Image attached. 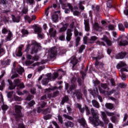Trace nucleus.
I'll return each instance as SVG.
<instances>
[{
	"instance_id": "obj_42",
	"label": "nucleus",
	"mask_w": 128,
	"mask_h": 128,
	"mask_svg": "<svg viewBox=\"0 0 128 128\" xmlns=\"http://www.w3.org/2000/svg\"><path fill=\"white\" fill-rule=\"evenodd\" d=\"M110 120L112 122H114L115 124L118 122V118L116 116H112Z\"/></svg>"
},
{
	"instance_id": "obj_31",
	"label": "nucleus",
	"mask_w": 128,
	"mask_h": 128,
	"mask_svg": "<svg viewBox=\"0 0 128 128\" xmlns=\"http://www.w3.org/2000/svg\"><path fill=\"white\" fill-rule=\"evenodd\" d=\"M70 64H73V68H74V66L78 64V60H76V57H74L70 60Z\"/></svg>"
},
{
	"instance_id": "obj_56",
	"label": "nucleus",
	"mask_w": 128,
	"mask_h": 128,
	"mask_svg": "<svg viewBox=\"0 0 128 128\" xmlns=\"http://www.w3.org/2000/svg\"><path fill=\"white\" fill-rule=\"evenodd\" d=\"M22 32L23 34H28V31L25 29H22Z\"/></svg>"
},
{
	"instance_id": "obj_64",
	"label": "nucleus",
	"mask_w": 128,
	"mask_h": 128,
	"mask_svg": "<svg viewBox=\"0 0 128 128\" xmlns=\"http://www.w3.org/2000/svg\"><path fill=\"white\" fill-rule=\"evenodd\" d=\"M52 124L56 126V128H60V126H58V123L54 121L52 122Z\"/></svg>"
},
{
	"instance_id": "obj_60",
	"label": "nucleus",
	"mask_w": 128,
	"mask_h": 128,
	"mask_svg": "<svg viewBox=\"0 0 128 128\" xmlns=\"http://www.w3.org/2000/svg\"><path fill=\"white\" fill-rule=\"evenodd\" d=\"M34 98V96L32 95H29L26 98L27 100H32Z\"/></svg>"
},
{
	"instance_id": "obj_37",
	"label": "nucleus",
	"mask_w": 128,
	"mask_h": 128,
	"mask_svg": "<svg viewBox=\"0 0 128 128\" xmlns=\"http://www.w3.org/2000/svg\"><path fill=\"white\" fill-rule=\"evenodd\" d=\"M1 4H2L4 8H6V4H8V1L6 0H2Z\"/></svg>"
},
{
	"instance_id": "obj_54",
	"label": "nucleus",
	"mask_w": 128,
	"mask_h": 128,
	"mask_svg": "<svg viewBox=\"0 0 128 128\" xmlns=\"http://www.w3.org/2000/svg\"><path fill=\"white\" fill-rule=\"evenodd\" d=\"M108 28L109 30H114V26L112 24H110L108 26Z\"/></svg>"
},
{
	"instance_id": "obj_17",
	"label": "nucleus",
	"mask_w": 128,
	"mask_h": 128,
	"mask_svg": "<svg viewBox=\"0 0 128 128\" xmlns=\"http://www.w3.org/2000/svg\"><path fill=\"white\" fill-rule=\"evenodd\" d=\"M127 54L126 52H121L116 56V58L119 60L120 58H124V56H126Z\"/></svg>"
},
{
	"instance_id": "obj_49",
	"label": "nucleus",
	"mask_w": 128,
	"mask_h": 128,
	"mask_svg": "<svg viewBox=\"0 0 128 128\" xmlns=\"http://www.w3.org/2000/svg\"><path fill=\"white\" fill-rule=\"evenodd\" d=\"M58 76V72H54L52 76V80H56Z\"/></svg>"
},
{
	"instance_id": "obj_47",
	"label": "nucleus",
	"mask_w": 128,
	"mask_h": 128,
	"mask_svg": "<svg viewBox=\"0 0 128 128\" xmlns=\"http://www.w3.org/2000/svg\"><path fill=\"white\" fill-rule=\"evenodd\" d=\"M58 94H60V92L56 91L52 94V98H56V97L58 96Z\"/></svg>"
},
{
	"instance_id": "obj_30",
	"label": "nucleus",
	"mask_w": 128,
	"mask_h": 128,
	"mask_svg": "<svg viewBox=\"0 0 128 128\" xmlns=\"http://www.w3.org/2000/svg\"><path fill=\"white\" fill-rule=\"evenodd\" d=\"M106 108L108 110H112L114 108V104L111 103H106L105 104Z\"/></svg>"
},
{
	"instance_id": "obj_52",
	"label": "nucleus",
	"mask_w": 128,
	"mask_h": 128,
	"mask_svg": "<svg viewBox=\"0 0 128 128\" xmlns=\"http://www.w3.org/2000/svg\"><path fill=\"white\" fill-rule=\"evenodd\" d=\"M58 120L59 121V122H60V124H62L64 122V121L62 120V116L58 115Z\"/></svg>"
},
{
	"instance_id": "obj_26",
	"label": "nucleus",
	"mask_w": 128,
	"mask_h": 128,
	"mask_svg": "<svg viewBox=\"0 0 128 128\" xmlns=\"http://www.w3.org/2000/svg\"><path fill=\"white\" fill-rule=\"evenodd\" d=\"M68 25L66 24H64L63 26L60 29L59 32H66V30L68 29Z\"/></svg>"
},
{
	"instance_id": "obj_5",
	"label": "nucleus",
	"mask_w": 128,
	"mask_h": 128,
	"mask_svg": "<svg viewBox=\"0 0 128 128\" xmlns=\"http://www.w3.org/2000/svg\"><path fill=\"white\" fill-rule=\"evenodd\" d=\"M74 34L76 37L75 46L78 47L80 46V37L78 36H82V33L78 32L76 29L74 30Z\"/></svg>"
},
{
	"instance_id": "obj_29",
	"label": "nucleus",
	"mask_w": 128,
	"mask_h": 128,
	"mask_svg": "<svg viewBox=\"0 0 128 128\" xmlns=\"http://www.w3.org/2000/svg\"><path fill=\"white\" fill-rule=\"evenodd\" d=\"M12 18L14 22H20V16L16 17L14 15H12Z\"/></svg>"
},
{
	"instance_id": "obj_19",
	"label": "nucleus",
	"mask_w": 128,
	"mask_h": 128,
	"mask_svg": "<svg viewBox=\"0 0 128 128\" xmlns=\"http://www.w3.org/2000/svg\"><path fill=\"white\" fill-rule=\"evenodd\" d=\"M92 104L93 106H94V108H100V104L98 103V101H96V100H92Z\"/></svg>"
},
{
	"instance_id": "obj_23",
	"label": "nucleus",
	"mask_w": 128,
	"mask_h": 128,
	"mask_svg": "<svg viewBox=\"0 0 128 128\" xmlns=\"http://www.w3.org/2000/svg\"><path fill=\"white\" fill-rule=\"evenodd\" d=\"M68 100H70L68 96H66L62 98L60 104L64 105L65 102H68Z\"/></svg>"
},
{
	"instance_id": "obj_55",
	"label": "nucleus",
	"mask_w": 128,
	"mask_h": 128,
	"mask_svg": "<svg viewBox=\"0 0 128 128\" xmlns=\"http://www.w3.org/2000/svg\"><path fill=\"white\" fill-rule=\"evenodd\" d=\"M38 38H41V40H42V39L44 38V34H42L40 32L38 33Z\"/></svg>"
},
{
	"instance_id": "obj_7",
	"label": "nucleus",
	"mask_w": 128,
	"mask_h": 128,
	"mask_svg": "<svg viewBox=\"0 0 128 128\" xmlns=\"http://www.w3.org/2000/svg\"><path fill=\"white\" fill-rule=\"evenodd\" d=\"M56 54H58V48L54 47L50 49L49 56L50 58H54L56 56Z\"/></svg>"
},
{
	"instance_id": "obj_39",
	"label": "nucleus",
	"mask_w": 128,
	"mask_h": 128,
	"mask_svg": "<svg viewBox=\"0 0 128 128\" xmlns=\"http://www.w3.org/2000/svg\"><path fill=\"white\" fill-rule=\"evenodd\" d=\"M82 4H84L83 2H80L78 4L79 8L81 10H84V6H82Z\"/></svg>"
},
{
	"instance_id": "obj_18",
	"label": "nucleus",
	"mask_w": 128,
	"mask_h": 128,
	"mask_svg": "<svg viewBox=\"0 0 128 128\" xmlns=\"http://www.w3.org/2000/svg\"><path fill=\"white\" fill-rule=\"evenodd\" d=\"M119 46H128V42L126 40L122 39V40L118 42Z\"/></svg>"
},
{
	"instance_id": "obj_12",
	"label": "nucleus",
	"mask_w": 128,
	"mask_h": 128,
	"mask_svg": "<svg viewBox=\"0 0 128 128\" xmlns=\"http://www.w3.org/2000/svg\"><path fill=\"white\" fill-rule=\"evenodd\" d=\"M84 26L85 30L86 32H90V20H84Z\"/></svg>"
},
{
	"instance_id": "obj_48",
	"label": "nucleus",
	"mask_w": 128,
	"mask_h": 128,
	"mask_svg": "<svg viewBox=\"0 0 128 128\" xmlns=\"http://www.w3.org/2000/svg\"><path fill=\"white\" fill-rule=\"evenodd\" d=\"M76 88V86L75 84H72L70 87V91L72 92V90H74Z\"/></svg>"
},
{
	"instance_id": "obj_4",
	"label": "nucleus",
	"mask_w": 128,
	"mask_h": 128,
	"mask_svg": "<svg viewBox=\"0 0 128 128\" xmlns=\"http://www.w3.org/2000/svg\"><path fill=\"white\" fill-rule=\"evenodd\" d=\"M15 108V116L16 118H22V106L20 105H16Z\"/></svg>"
},
{
	"instance_id": "obj_41",
	"label": "nucleus",
	"mask_w": 128,
	"mask_h": 128,
	"mask_svg": "<svg viewBox=\"0 0 128 128\" xmlns=\"http://www.w3.org/2000/svg\"><path fill=\"white\" fill-rule=\"evenodd\" d=\"M86 48V46L84 45H82L80 48H79V52L80 54H82V50Z\"/></svg>"
},
{
	"instance_id": "obj_34",
	"label": "nucleus",
	"mask_w": 128,
	"mask_h": 128,
	"mask_svg": "<svg viewBox=\"0 0 128 128\" xmlns=\"http://www.w3.org/2000/svg\"><path fill=\"white\" fill-rule=\"evenodd\" d=\"M49 81L50 80H48V79L45 78L42 80V82L44 86H46L48 84Z\"/></svg>"
},
{
	"instance_id": "obj_27",
	"label": "nucleus",
	"mask_w": 128,
	"mask_h": 128,
	"mask_svg": "<svg viewBox=\"0 0 128 128\" xmlns=\"http://www.w3.org/2000/svg\"><path fill=\"white\" fill-rule=\"evenodd\" d=\"M126 64L124 62H121L119 64H118L116 66V68L118 70H120V68H124V66H126Z\"/></svg>"
},
{
	"instance_id": "obj_28",
	"label": "nucleus",
	"mask_w": 128,
	"mask_h": 128,
	"mask_svg": "<svg viewBox=\"0 0 128 128\" xmlns=\"http://www.w3.org/2000/svg\"><path fill=\"white\" fill-rule=\"evenodd\" d=\"M64 124L66 128H72L74 126V123L70 121H67L64 123Z\"/></svg>"
},
{
	"instance_id": "obj_45",
	"label": "nucleus",
	"mask_w": 128,
	"mask_h": 128,
	"mask_svg": "<svg viewBox=\"0 0 128 128\" xmlns=\"http://www.w3.org/2000/svg\"><path fill=\"white\" fill-rule=\"evenodd\" d=\"M112 0H108L106 3L108 8H112Z\"/></svg>"
},
{
	"instance_id": "obj_20",
	"label": "nucleus",
	"mask_w": 128,
	"mask_h": 128,
	"mask_svg": "<svg viewBox=\"0 0 128 128\" xmlns=\"http://www.w3.org/2000/svg\"><path fill=\"white\" fill-rule=\"evenodd\" d=\"M8 82L9 84V89L10 90H14V88H16V84H14L10 80H8Z\"/></svg>"
},
{
	"instance_id": "obj_38",
	"label": "nucleus",
	"mask_w": 128,
	"mask_h": 128,
	"mask_svg": "<svg viewBox=\"0 0 128 128\" xmlns=\"http://www.w3.org/2000/svg\"><path fill=\"white\" fill-rule=\"evenodd\" d=\"M63 116L65 118H66L67 120H74V118H72V117L71 116H70L66 114H64L63 115Z\"/></svg>"
},
{
	"instance_id": "obj_44",
	"label": "nucleus",
	"mask_w": 128,
	"mask_h": 128,
	"mask_svg": "<svg viewBox=\"0 0 128 128\" xmlns=\"http://www.w3.org/2000/svg\"><path fill=\"white\" fill-rule=\"evenodd\" d=\"M2 108L3 110H6L8 109V106L6 104H3L2 106Z\"/></svg>"
},
{
	"instance_id": "obj_13",
	"label": "nucleus",
	"mask_w": 128,
	"mask_h": 128,
	"mask_svg": "<svg viewBox=\"0 0 128 128\" xmlns=\"http://www.w3.org/2000/svg\"><path fill=\"white\" fill-rule=\"evenodd\" d=\"M68 6L70 10H71L72 12H73L74 16H79L80 14V12L78 10H75L74 12V7L72 6V4H68Z\"/></svg>"
},
{
	"instance_id": "obj_32",
	"label": "nucleus",
	"mask_w": 128,
	"mask_h": 128,
	"mask_svg": "<svg viewBox=\"0 0 128 128\" xmlns=\"http://www.w3.org/2000/svg\"><path fill=\"white\" fill-rule=\"evenodd\" d=\"M22 48L21 46L18 48V52L16 54V56H22Z\"/></svg>"
},
{
	"instance_id": "obj_25",
	"label": "nucleus",
	"mask_w": 128,
	"mask_h": 128,
	"mask_svg": "<svg viewBox=\"0 0 128 128\" xmlns=\"http://www.w3.org/2000/svg\"><path fill=\"white\" fill-rule=\"evenodd\" d=\"M16 72L19 74H22V73L24 72V69L22 66H19L16 70Z\"/></svg>"
},
{
	"instance_id": "obj_33",
	"label": "nucleus",
	"mask_w": 128,
	"mask_h": 128,
	"mask_svg": "<svg viewBox=\"0 0 128 128\" xmlns=\"http://www.w3.org/2000/svg\"><path fill=\"white\" fill-rule=\"evenodd\" d=\"M34 30L35 32H38V34H40V32H42V28L36 26V27H34Z\"/></svg>"
},
{
	"instance_id": "obj_43",
	"label": "nucleus",
	"mask_w": 128,
	"mask_h": 128,
	"mask_svg": "<svg viewBox=\"0 0 128 128\" xmlns=\"http://www.w3.org/2000/svg\"><path fill=\"white\" fill-rule=\"evenodd\" d=\"M5 86L6 84H4V80H2L1 82V85L0 86V90H2Z\"/></svg>"
},
{
	"instance_id": "obj_50",
	"label": "nucleus",
	"mask_w": 128,
	"mask_h": 128,
	"mask_svg": "<svg viewBox=\"0 0 128 128\" xmlns=\"http://www.w3.org/2000/svg\"><path fill=\"white\" fill-rule=\"evenodd\" d=\"M96 44L98 46H106V44H104V42L100 41H96Z\"/></svg>"
},
{
	"instance_id": "obj_53",
	"label": "nucleus",
	"mask_w": 128,
	"mask_h": 128,
	"mask_svg": "<svg viewBox=\"0 0 128 128\" xmlns=\"http://www.w3.org/2000/svg\"><path fill=\"white\" fill-rule=\"evenodd\" d=\"M59 40H66V37L64 36V34H62L60 35L59 36Z\"/></svg>"
},
{
	"instance_id": "obj_22",
	"label": "nucleus",
	"mask_w": 128,
	"mask_h": 128,
	"mask_svg": "<svg viewBox=\"0 0 128 128\" xmlns=\"http://www.w3.org/2000/svg\"><path fill=\"white\" fill-rule=\"evenodd\" d=\"M49 34L51 36L54 38L56 36V30H54V28H51L49 30Z\"/></svg>"
},
{
	"instance_id": "obj_1",
	"label": "nucleus",
	"mask_w": 128,
	"mask_h": 128,
	"mask_svg": "<svg viewBox=\"0 0 128 128\" xmlns=\"http://www.w3.org/2000/svg\"><path fill=\"white\" fill-rule=\"evenodd\" d=\"M86 114L87 116H90V114L92 115V118L89 117V120L94 124V126H100V124L101 122L98 119V110H95L94 108H92L90 109V111L88 109V107H86Z\"/></svg>"
},
{
	"instance_id": "obj_46",
	"label": "nucleus",
	"mask_w": 128,
	"mask_h": 128,
	"mask_svg": "<svg viewBox=\"0 0 128 128\" xmlns=\"http://www.w3.org/2000/svg\"><path fill=\"white\" fill-rule=\"evenodd\" d=\"M100 86H101V88H104V90H106V88H108V84H106L102 83L100 84Z\"/></svg>"
},
{
	"instance_id": "obj_3",
	"label": "nucleus",
	"mask_w": 128,
	"mask_h": 128,
	"mask_svg": "<svg viewBox=\"0 0 128 128\" xmlns=\"http://www.w3.org/2000/svg\"><path fill=\"white\" fill-rule=\"evenodd\" d=\"M116 114L114 112H106V113L104 112L100 111L101 118L104 122V124H108L110 122V120L108 118V116H114Z\"/></svg>"
},
{
	"instance_id": "obj_57",
	"label": "nucleus",
	"mask_w": 128,
	"mask_h": 128,
	"mask_svg": "<svg viewBox=\"0 0 128 128\" xmlns=\"http://www.w3.org/2000/svg\"><path fill=\"white\" fill-rule=\"evenodd\" d=\"M50 118H52V115L50 114L46 115L44 116V120H50Z\"/></svg>"
},
{
	"instance_id": "obj_40",
	"label": "nucleus",
	"mask_w": 128,
	"mask_h": 128,
	"mask_svg": "<svg viewBox=\"0 0 128 128\" xmlns=\"http://www.w3.org/2000/svg\"><path fill=\"white\" fill-rule=\"evenodd\" d=\"M24 18L25 20H27L28 24H30V22H32V18H30V17L28 16H24Z\"/></svg>"
},
{
	"instance_id": "obj_62",
	"label": "nucleus",
	"mask_w": 128,
	"mask_h": 128,
	"mask_svg": "<svg viewBox=\"0 0 128 128\" xmlns=\"http://www.w3.org/2000/svg\"><path fill=\"white\" fill-rule=\"evenodd\" d=\"M34 104H36V102H34V100H32L28 103V106H32Z\"/></svg>"
},
{
	"instance_id": "obj_59",
	"label": "nucleus",
	"mask_w": 128,
	"mask_h": 128,
	"mask_svg": "<svg viewBox=\"0 0 128 128\" xmlns=\"http://www.w3.org/2000/svg\"><path fill=\"white\" fill-rule=\"evenodd\" d=\"M25 64H26V66H30V64H34V62L30 61V60H28L25 62Z\"/></svg>"
},
{
	"instance_id": "obj_15",
	"label": "nucleus",
	"mask_w": 128,
	"mask_h": 128,
	"mask_svg": "<svg viewBox=\"0 0 128 128\" xmlns=\"http://www.w3.org/2000/svg\"><path fill=\"white\" fill-rule=\"evenodd\" d=\"M121 74H120V76H121V78L122 80H126V74L122 73L123 72H128V70L126 68H122L121 70Z\"/></svg>"
},
{
	"instance_id": "obj_16",
	"label": "nucleus",
	"mask_w": 128,
	"mask_h": 128,
	"mask_svg": "<svg viewBox=\"0 0 128 128\" xmlns=\"http://www.w3.org/2000/svg\"><path fill=\"white\" fill-rule=\"evenodd\" d=\"M101 40H104V42H106L108 46H112V41L108 40V38L106 36H104L103 38H102Z\"/></svg>"
},
{
	"instance_id": "obj_61",
	"label": "nucleus",
	"mask_w": 128,
	"mask_h": 128,
	"mask_svg": "<svg viewBox=\"0 0 128 128\" xmlns=\"http://www.w3.org/2000/svg\"><path fill=\"white\" fill-rule=\"evenodd\" d=\"M13 94H14V92H8V98H10Z\"/></svg>"
},
{
	"instance_id": "obj_6",
	"label": "nucleus",
	"mask_w": 128,
	"mask_h": 128,
	"mask_svg": "<svg viewBox=\"0 0 128 128\" xmlns=\"http://www.w3.org/2000/svg\"><path fill=\"white\" fill-rule=\"evenodd\" d=\"M8 33V34L6 38V42H8V40H12V32L9 31L8 29L6 28H4L2 29V34H6Z\"/></svg>"
},
{
	"instance_id": "obj_51",
	"label": "nucleus",
	"mask_w": 128,
	"mask_h": 128,
	"mask_svg": "<svg viewBox=\"0 0 128 128\" xmlns=\"http://www.w3.org/2000/svg\"><path fill=\"white\" fill-rule=\"evenodd\" d=\"M50 108H48L44 111L43 114H50Z\"/></svg>"
},
{
	"instance_id": "obj_2",
	"label": "nucleus",
	"mask_w": 128,
	"mask_h": 128,
	"mask_svg": "<svg viewBox=\"0 0 128 128\" xmlns=\"http://www.w3.org/2000/svg\"><path fill=\"white\" fill-rule=\"evenodd\" d=\"M40 48H42L40 44L38 43L36 41H32L31 44L26 45L25 52H28L30 50L31 54H37L38 51Z\"/></svg>"
},
{
	"instance_id": "obj_9",
	"label": "nucleus",
	"mask_w": 128,
	"mask_h": 128,
	"mask_svg": "<svg viewBox=\"0 0 128 128\" xmlns=\"http://www.w3.org/2000/svg\"><path fill=\"white\" fill-rule=\"evenodd\" d=\"M77 122L80 123V126H82L84 128H88V124H86V122L84 118H80L77 120Z\"/></svg>"
},
{
	"instance_id": "obj_36",
	"label": "nucleus",
	"mask_w": 128,
	"mask_h": 128,
	"mask_svg": "<svg viewBox=\"0 0 128 128\" xmlns=\"http://www.w3.org/2000/svg\"><path fill=\"white\" fill-rule=\"evenodd\" d=\"M118 27L119 30H120L121 32H124V26L122 24H118Z\"/></svg>"
},
{
	"instance_id": "obj_35",
	"label": "nucleus",
	"mask_w": 128,
	"mask_h": 128,
	"mask_svg": "<svg viewBox=\"0 0 128 128\" xmlns=\"http://www.w3.org/2000/svg\"><path fill=\"white\" fill-rule=\"evenodd\" d=\"M96 40H98V38L96 36H92L90 37V44H93L94 42H96Z\"/></svg>"
},
{
	"instance_id": "obj_58",
	"label": "nucleus",
	"mask_w": 128,
	"mask_h": 128,
	"mask_svg": "<svg viewBox=\"0 0 128 128\" xmlns=\"http://www.w3.org/2000/svg\"><path fill=\"white\" fill-rule=\"evenodd\" d=\"M15 86H18V84L20 82V79H16L14 80Z\"/></svg>"
},
{
	"instance_id": "obj_21",
	"label": "nucleus",
	"mask_w": 128,
	"mask_h": 128,
	"mask_svg": "<svg viewBox=\"0 0 128 128\" xmlns=\"http://www.w3.org/2000/svg\"><path fill=\"white\" fill-rule=\"evenodd\" d=\"M60 10H58L55 12V14L52 16L53 20L54 22H58V15L57 14H60Z\"/></svg>"
},
{
	"instance_id": "obj_8",
	"label": "nucleus",
	"mask_w": 128,
	"mask_h": 128,
	"mask_svg": "<svg viewBox=\"0 0 128 128\" xmlns=\"http://www.w3.org/2000/svg\"><path fill=\"white\" fill-rule=\"evenodd\" d=\"M80 74H82V78L80 77L77 78V82L80 86L84 84V78L86 77V73L82 71L80 72Z\"/></svg>"
},
{
	"instance_id": "obj_10",
	"label": "nucleus",
	"mask_w": 128,
	"mask_h": 128,
	"mask_svg": "<svg viewBox=\"0 0 128 128\" xmlns=\"http://www.w3.org/2000/svg\"><path fill=\"white\" fill-rule=\"evenodd\" d=\"M74 94H76L78 100H82V94L81 90H75Z\"/></svg>"
},
{
	"instance_id": "obj_14",
	"label": "nucleus",
	"mask_w": 128,
	"mask_h": 128,
	"mask_svg": "<svg viewBox=\"0 0 128 128\" xmlns=\"http://www.w3.org/2000/svg\"><path fill=\"white\" fill-rule=\"evenodd\" d=\"M93 28L94 30H96L97 32H102L104 30V28L102 26H100L98 23L97 22L94 23Z\"/></svg>"
},
{
	"instance_id": "obj_11",
	"label": "nucleus",
	"mask_w": 128,
	"mask_h": 128,
	"mask_svg": "<svg viewBox=\"0 0 128 128\" xmlns=\"http://www.w3.org/2000/svg\"><path fill=\"white\" fill-rule=\"evenodd\" d=\"M72 29H68L66 32V40L67 42H70V40H72Z\"/></svg>"
},
{
	"instance_id": "obj_63",
	"label": "nucleus",
	"mask_w": 128,
	"mask_h": 128,
	"mask_svg": "<svg viewBox=\"0 0 128 128\" xmlns=\"http://www.w3.org/2000/svg\"><path fill=\"white\" fill-rule=\"evenodd\" d=\"M40 59V56H35L34 57L32 58V60H35L36 62H38V60Z\"/></svg>"
},
{
	"instance_id": "obj_24",
	"label": "nucleus",
	"mask_w": 128,
	"mask_h": 128,
	"mask_svg": "<svg viewBox=\"0 0 128 128\" xmlns=\"http://www.w3.org/2000/svg\"><path fill=\"white\" fill-rule=\"evenodd\" d=\"M4 40H1V43L0 44V54H4V50L2 48V46L4 44Z\"/></svg>"
}]
</instances>
